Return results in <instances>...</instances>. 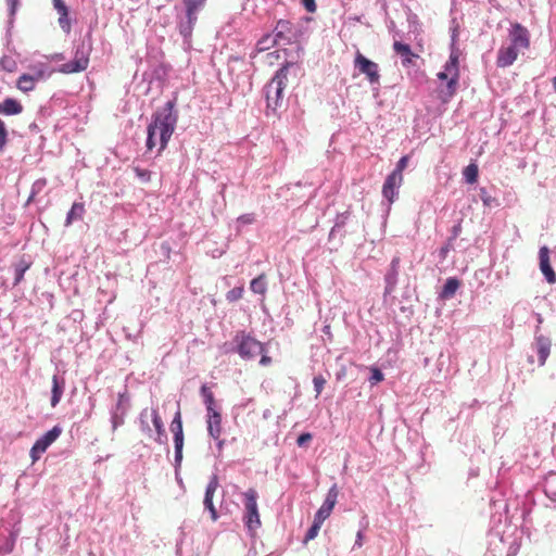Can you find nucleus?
I'll return each instance as SVG.
<instances>
[{"instance_id":"nucleus-1","label":"nucleus","mask_w":556,"mask_h":556,"mask_svg":"<svg viewBox=\"0 0 556 556\" xmlns=\"http://www.w3.org/2000/svg\"><path fill=\"white\" fill-rule=\"evenodd\" d=\"M174 103L168 101L165 106L155 112L152 122L148 126L147 150L152 151L159 144V152H162L174 130L177 123V116L173 113Z\"/></svg>"},{"instance_id":"nucleus-2","label":"nucleus","mask_w":556,"mask_h":556,"mask_svg":"<svg viewBox=\"0 0 556 556\" xmlns=\"http://www.w3.org/2000/svg\"><path fill=\"white\" fill-rule=\"evenodd\" d=\"M460 50L454 45L452 46L451 54L444 65V70L437 74L438 79L446 81L444 87L439 89V98L442 102H448L456 93L459 80V58Z\"/></svg>"},{"instance_id":"nucleus-3","label":"nucleus","mask_w":556,"mask_h":556,"mask_svg":"<svg viewBox=\"0 0 556 556\" xmlns=\"http://www.w3.org/2000/svg\"><path fill=\"white\" fill-rule=\"evenodd\" d=\"M291 67H294V65L287 64L282 66L271 78V80L265 86L267 115H269V112L276 114L277 110L281 106L282 93L286 87L287 75Z\"/></svg>"},{"instance_id":"nucleus-4","label":"nucleus","mask_w":556,"mask_h":556,"mask_svg":"<svg viewBox=\"0 0 556 556\" xmlns=\"http://www.w3.org/2000/svg\"><path fill=\"white\" fill-rule=\"evenodd\" d=\"M91 47L84 41L75 46L73 60L62 64L56 71L62 74H76L86 71L89 66Z\"/></svg>"},{"instance_id":"nucleus-5","label":"nucleus","mask_w":556,"mask_h":556,"mask_svg":"<svg viewBox=\"0 0 556 556\" xmlns=\"http://www.w3.org/2000/svg\"><path fill=\"white\" fill-rule=\"evenodd\" d=\"M245 506V526L250 531H254L261 526V518L257 508V493L254 489H249L244 494Z\"/></svg>"},{"instance_id":"nucleus-6","label":"nucleus","mask_w":556,"mask_h":556,"mask_svg":"<svg viewBox=\"0 0 556 556\" xmlns=\"http://www.w3.org/2000/svg\"><path fill=\"white\" fill-rule=\"evenodd\" d=\"M236 342L238 343V353L244 359H251L265 353L264 344L248 334H237Z\"/></svg>"},{"instance_id":"nucleus-7","label":"nucleus","mask_w":556,"mask_h":556,"mask_svg":"<svg viewBox=\"0 0 556 556\" xmlns=\"http://www.w3.org/2000/svg\"><path fill=\"white\" fill-rule=\"evenodd\" d=\"M354 66L364 74L370 84H378L380 80L378 64L367 59L359 51L355 55Z\"/></svg>"},{"instance_id":"nucleus-8","label":"nucleus","mask_w":556,"mask_h":556,"mask_svg":"<svg viewBox=\"0 0 556 556\" xmlns=\"http://www.w3.org/2000/svg\"><path fill=\"white\" fill-rule=\"evenodd\" d=\"M509 45L518 49L519 51L527 50L530 47V36L526 27L519 23L511 25L509 30Z\"/></svg>"},{"instance_id":"nucleus-9","label":"nucleus","mask_w":556,"mask_h":556,"mask_svg":"<svg viewBox=\"0 0 556 556\" xmlns=\"http://www.w3.org/2000/svg\"><path fill=\"white\" fill-rule=\"evenodd\" d=\"M186 7V15L188 18V25L180 26V33L184 36H189L192 31V27L197 22V12L201 7L204 5L206 0H182Z\"/></svg>"},{"instance_id":"nucleus-10","label":"nucleus","mask_w":556,"mask_h":556,"mask_svg":"<svg viewBox=\"0 0 556 556\" xmlns=\"http://www.w3.org/2000/svg\"><path fill=\"white\" fill-rule=\"evenodd\" d=\"M34 74H23L18 77L16 87L23 91L28 92L35 89L36 83L46 77V68L43 66L34 67Z\"/></svg>"},{"instance_id":"nucleus-11","label":"nucleus","mask_w":556,"mask_h":556,"mask_svg":"<svg viewBox=\"0 0 556 556\" xmlns=\"http://www.w3.org/2000/svg\"><path fill=\"white\" fill-rule=\"evenodd\" d=\"M339 495V490L337 485H332L326 496L325 502L320 506V508L317 510L315 515V520L318 522H323L330 516L333 507L336 506L337 500Z\"/></svg>"},{"instance_id":"nucleus-12","label":"nucleus","mask_w":556,"mask_h":556,"mask_svg":"<svg viewBox=\"0 0 556 556\" xmlns=\"http://www.w3.org/2000/svg\"><path fill=\"white\" fill-rule=\"evenodd\" d=\"M218 486H219L218 477L216 475H213L207 483V486L205 490V496H204V501H203V504H204L205 508L208 509L213 521L217 520V518H218L217 511L213 504V497H214Z\"/></svg>"},{"instance_id":"nucleus-13","label":"nucleus","mask_w":556,"mask_h":556,"mask_svg":"<svg viewBox=\"0 0 556 556\" xmlns=\"http://www.w3.org/2000/svg\"><path fill=\"white\" fill-rule=\"evenodd\" d=\"M404 180L403 176H397L393 173L389 174L382 186V194L390 202L393 203L396 195L397 189L402 186Z\"/></svg>"},{"instance_id":"nucleus-14","label":"nucleus","mask_w":556,"mask_h":556,"mask_svg":"<svg viewBox=\"0 0 556 556\" xmlns=\"http://www.w3.org/2000/svg\"><path fill=\"white\" fill-rule=\"evenodd\" d=\"M540 269L548 283L556 282V274L553 270L549 262V250L547 247H542L539 251Z\"/></svg>"},{"instance_id":"nucleus-15","label":"nucleus","mask_w":556,"mask_h":556,"mask_svg":"<svg viewBox=\"0 0 556 556\" xmlns=\"http://www.w3.org/2000/svg\"><path fill=\"white\" fill-rule=\"evenodd\" d=\"M519 50L508 45L507 47H501L497 52L496 64L498 67H507L511 65L518 58Z\"/></svg>"},{"instance_id":"nucleus-16","label":"nucleus","mask_w":556,"mask_h":556,"mask_svg":"<svg viewBox=\"0 0 556 556\" xmlns=\"http://www.w3.org/2000/svg\"><path fill=\"white\" fill-rule=\"evenodd\" d=\"M61 432L62 429L59 426H54L34 443L36 444V450L45 453L47 448L61 435Z\"/></svg>"},{"instance_id":"nucleus-17","label":"nucleus","mask_w":556,"mask_h":556,"mask_svg":"<svg viewBox=\"0 0 556 556\" xmlns=\"http://www.w3.org/2000/svg\"><path fill=\"white\" fill-rule=\"evenodd\" d=\"M207 431L215 440L222 434V415L216 409L207 413Z\"/></svg>"},{"instance_id":"nucleus-18","label":"nucleus","mask_w":556,"mask_h":556,"mask_svg":"<svg viewBox=\"0 0 556 556\" xmlns=\"http://www.w3.org/2000/svg\"><path fill=\"white\" fill-rule=\"evenodd\" d=\"M393 49L399 55H401L403 66H408L413 64L414 59L418 58V55L412 51L410 47L407 43L394 41Z\"/></svg>"},{"instance_id":"nucleus-19","label":"nucleus","mask_w":556,"mask_h":556,"mask_svg":"<svg viewBox=\"0 0 556 556\" xmlns=\"http://www.w3.org/2000/svg\"><path fill=\"white\" fill-rule=\"evenodd\" d=\"M551 340L544 336H538L535 338V346L539 354V362L541 365H544L549 352H551Z\"/></svg>"},{"instance_id":"nucleus-20","label":"nucleus","mask_w":556,"mask_h":556,"mask_svg":"<svg viewBox=\"0 0 556 556\" xmlns=\"http://www.w3.org/2000/svg\"><path fill=\"white\" fill-rule=\"evenodd\" d=\"M23 112V105L13 98H7L0 102V113L4 115H17Z\"/></svg>"},{"instance_id":"nucleus-21","label":"nucleus","mask_w":556,"mask_h":556,"mask_svg":"<svg viewBox=\"0 0 556 556\" xmlns=\"http://www.w3.org/2000/svg\"><path fill=\"white\" fill-rule=\"evenodd\" d=\"M65 382L64 379H60L56 375L52 377V390H51V406L55 407L64 392Z\"/></svg>"},{"instance_id":"nucleus-22","label":"nucleus","mask_w":556,"mask_h":556,"mask_svg":"<svg viewBox=\"0 0 556 556\" xmlns=\"http://www.w3.org/2000/svg\"><path fill=\"white\" fill-rule=\"evenodd\" d=\"M85 205L80 202H75L70 212L67 213L66 219H65V226L72 225L75 220H80L85 214Z\"/></svg>"},{"instance_id":"nucleus-23","label":"nucleus","mask_w":556,"mask_h":556,"mask_svg":"<svg viewBox=\"0 0 556 556\" xmlns=\"http://www.w3.org/2000/svg\"><path fill=\"white\" fill-rule=\"evenodd\" d=\"M291 34V24L288 21L280 20L278 21L276 27H275V38L278 40H290Z\"/></svg>"},{"instance_id":"nucleus-24","label":"nucleus","mask_w":556,"mask_h":556,"mask_svg":"<svg viewBox=\"0 0 556 556\" xmlns=\"http://www.w3.org/2000/svg\"><path fill=\"white\" fill-rule=\"evenodd\" d=\"M250 289L254 293L265 294L267 290L266 276L261 274L258 277L254 278L250 283Z\"/></svg>"},{"instance_id":"nucleus-25","label":"nucleus","mask_w":556,"mask_h":556,"mask_svg":"<svg viewBox=\"0 0 556 556\" xmlns=\"http://www.w3.org/2000/svg\"><path fill=\"white\" fill-rule=\"evenodd\" d=\"M53 5L60 15L59 22H60L61 26L64 27V24H66L68 26V20H67L68 10H67V7L64 3V1L63 0H53Z\"/></svg>"},{"instance_id":"nucleus-26","label":"nucleus","mask_w":556,"mask_h":556,"mask_svg":"<svg viewBox=\"0 0 556 556\" xmlns=\"http://www.w3.org/2000/svg\"><path fill=\"white\" fill-rule=\"evenodd\" d=\"M201 394L204 399V404L206 406L207 413H211L214 409H216L214 394L207 386L204 384L201 387Z\"/></svg>"},{"instance_id":"nucleus-27","label":"nucleus","mask_w":556,"mask_h":556,"mask_svg":"<svg viewBox=\"0 0 556 556\" xmlns=\"http://www.w3.org/2000/svg\"><path fill=\"white\" fill-rule=\"evenodd\" d=\"M276 43L277 39L274 36L267 34L257 41L256 49L257 51H266L269 50Z\"/></svg>"},{"instance_id":"nucleus-28","label":"nucleus","mask_w":556,"mask_h":556,"mask_svg":"<svg viewBox=\"0 0 556 556\" xmlns=\"http://www.w3.org/2000/svg\"><path fill=\"white\" fill-rule=\"evenodd\" d=\"M30 267V263L25 260H21L15 266V280L14 285H18L23 278L25 271Z\"/></svg>"},{"instance_id":"nucleus-29","label":"nucleus","mask_w":556,"mask_h":556,"mask_svg":"<svg viewBox=\"0 0 556 556\" xmlns=\"http://www.w3.org/2000/svg\"><path fill=\"white\" fill-rule=\"evenodd\" d=\"M464 177L467 182L475 184L478 179V166L476 164H469L464 169Z\"/></svg>"},{"instance_id":"nucleus-30","label":"nucleus","mask_w":556,"mask_h":556,"mask_svg":"<svg viewBox=\"0 0 556 556\" xmlns=\"http://www.w3.org/2000/svg\"><path fill=\"white\" fill-rule=\"evenodd\" d=\"M175 458L177 462L182 458L184 433L174 434Z\"/></svg>"},{"instance_id":"nucleus-31","label":"nucleus","mask_w":556,"mask_h":556,"mask_svg":"<svg viewBox=\"0 0 556 556\" xmlns=\"http://www.w3.org/2000/svg\"><path fill=\"white\" fill-rule=\"evenodd\" d=\"M458 287H459L458 280L455 278H450L446 280V282L444 285L443 294L445 296L453 295L456 292V290L458 289Z\"/></svg>"},{"instance_id":"nucleus-32","label":"nucleus","mask_w":556,"mask_h":556,"mask_svg":"<svg viewBox=\"0 0 556 556\" xmlns=\"http://www.w3.org/2000/svg\"><path fill=\"white\" fill-rule=\"evenodd\" d=\"M480 199L483 202L484 206L492 207L497 205V200L492 197L485 188L480 189Z\"/></svg>"},{"instance_id":"nucleus-33","label":"nucleus","mask_w":556,"mask_h":556,"mask_svg":"<svg viewBox=\"0 0 556 556\" xmlns=\"http://www.w3.org/2000/svg\"><path fill=\"white\" fill-rule=\"evenodd\" d=\"M152 422H153V425L155 427V430H156L157 434L159 435H164L165 434V430H164L163 421H162V418L159 415L156 409L152 410Z\"/></svg>"},{"instance_id":"nucleus-34","label":"nucleus","mask_w":556,"mask_h":556,"mask_svg":"<svg viewBox=\"0 0 556 556\" xmlns=\"http://www.w3.org/2000/svg\"><path fill=\"white\" fill-rule=\"evenodd\" d=\"M170 430L174 434L184 433L182 431V421H181V413L178 410L175 414V417L170 425Z\"/></svg>"},{"instance_id":"nucleus-35","label":"nucleus","mask_w":556,"mask_h":556,"mask_svg":"<svg viewBox=\"0 0 556 556\" xmlns=\"http://www.w3.org/2000/svg\"><path fill=\"white\" fill-rule=\"evenodd\" d=\"M323 522H318L317 520L314 519V522L312 525V527L308 529L306 535H305V539H304V542H308L313 539H315L320 530V527H321Z\"/></svg>"},{"instance_id":"nucleus-36","label":"nucleus","mask_w":556,"mask_h":556,"mask_svg":"<svg viewBox=\"0 0 556 556\" xmlns=\"http://www.w3.org/2000/svg\"><path fill=\"white\" fill-rule=\"evenodd\" d=\"M134 172L141 182L148 184L151 181L152 174L150 170L136 166L134 167Z\"/></svg>"},{"instance_id":"nucleus-37","label":"nucleus","mask_w":556,"mask_h":556,"mask_svg":"<svg viewBox=\"0 0 556 556\" xmlns=\"http://www.w3.org/2000/svg\"><path fill=\"white\" fill-rule=\"evenodd\" d=\"M408 161H409V157L408 155H404L402 156L399 162L396 163V166L395 168L393 169V174L397 175V176H403V172L405 170V168L407 167L408 165Z\"/></svg>"},{"instance_id":"nucleus-38","label":"nucleus","mask_w":556,"mask_h":556,"mask_svg":"<svg viewBox=\"0 0 556 556\" xmlns=\"http://www.w3.org/2000/svg\"><path fill=\"white\" fill-rule=\"evenodd\" d=\"M243 287H236L231 290H229L226 294V299L229 301V302H235V301H238L242 298L243 295Z\"/></svg>"},{"instance_id":"nucleus-39","label":"nucleus","mask_w":556,"mask_h":556,"mask_svg":"<svg viewBox=\"0 0 556 556\" xmlns=\"http://www.w3.org/2000/svg\"><path fill=\"white\" fill-rule=\"evenodd\" d=\"M370 372H371V376L369 378V381L372 386L377 384L383 380V374L381 372V370L379 368L374 367L370 369Z\"/></svg>"},{"instance_id":"nucleus-40","label":"nucleus","mask_w":556,"mask_h":556,"mask_svg":"<svg viewBox=\"0 0 556 556\" xmlns=\"http://www.w3.org/2000/svg\"><path fill=\"white\" fill-rule=\"evenodd\" d=\"M314 388L316 391V397L323 392L326 384V379L323 376H316L313 379Z\"/></svg>"},{"instance_id":"nucleus-41","label":"nucleus","mask_w":556,"mask_h":556,"mask_svg":"<svg viewBox=\"0 0 556 556\" xmlns=\"http://www.w3.org/2000/svg\"><path fill=\"white\" fill-rule=\"evenodd\" d=\"M7 140H8V130L5 128L3 121L0 119V151H2L3 148L5 147Z\"/></svg>"},{"instance_id":"nucleus-42","label":"nucleus","mask_w":556,"mask_h":556,"mask_svg":"<svg viewBox=\"0 0 556 556\" xmlns=\"http://www.w3.org/2000/svg\"><path fill=\"white\" fill-rule=\"evenodd\" d=\"M311 440H312V434L308 432H305V433H302L301 435H299L296 443L299 446H303L306 443H308Z\"/></svg>"},{"instance_id":"nucleus-43","label":"nucleus","mask_w":556,"mask_h":556,"mask_svg":"<svg viewBox=\"0 0 556 556\" xmlns=\"http://www.w3.org/2000/svg\"><path fill=\"white\" fill-rule=\"evenodd\" d=\"M302 4L306 9L307 12H315L316 11V3L315 0H301Z\"/></svg>"},{"instance_id":"nucleus-44","label":"nucleus","mask_w":556,"mask_h":556,"mask_svg":"<svg viewBox=\"0 0 556 556\" xmlns=\"http://www.w3.org/2000/svg\"><path fill=\"white\" fill-rule=\"evenodd\" d=\"M255 218L253 214H243L238 218V222L242 224H252Z\"/></svg>"},{"instance_id":"nucleus-45","label":"nucleus","mask_w":556,"mask_h":556,"mask_svg":"<svg viewBox=\"0 0 556 556\" xmlns=\"http://www.w3.org/2000/svg\"><path fill=\"white\" fill-rule=\"evenodd\" d=\"M42 453H43L42 451H37L36 444H34L30 450V457H31L33 463L37 462Z\"/></svg>"},{"instance_id":"nucleus-46","label":"nucleus","mask_w":556,"mask_h":556,"mask_svg":"<svg viewBox=\"0 0 556 556\" xmlns=\"http://www.w3.org/2000/svg\"><path fill=\"white\" fill-rule=\"evenodd\" d=\"M18 2L20 0H7V3L10 8V12L11 14H14L16 9H17V5H18Z\"/></svg>"},{"instance_id":"nucleus-47","label":"nucleus","mask_w":556,"mask_h":556,"mask_svg":"<svg viewBox=\"0 0 556 556\" xmlns=\"http://www.w3.org/2000/svg\"><path fill=\"white\" fill-rule=\"evenodd\" d=\"M261 355H262V357H261L260 364L262 366H267L271 363V358L269 356L265 355L264 353H262Z\"/></svg>"},{"instance_id":"nucleus-48","label":"nucleus","mask_w":556,"mask_h":556,"mask_svg":"<svg viewBox=\"0 0 556 556\" xmlns=\"http://www.w3.org/2000/svg\"><path fill=\"white\" fill-rule=\"evenodd\" d=\"M355 545L357 547H361L363 545V533H362V531H358L357 534H356Z\"/></svg>"},{"instance_id":"nucleus-49","label":"nucleus","mask_w":556,"mask_h":556,"mask_svg":"<svg viewBox=\"0 0 556 556\" xmlns=\"http://www.w3.org/2000/svg\"><path fill=\"white\" fill-rule=\"evenodd\" d=\"M399 264H400V258H399V257H395V258H393V260H392V262H391V267H392V269H393L394 271L396 270V268H397Z\"/></svg>"},{"instance_id":"nucleus-50","label":"nucleus","mask_w":556,"mask_h":556,"mask_svg":"<svg viewBox=\"0 0 556 556\" xmlns=\"http://www.w3.org/2000/svg\"><path fill=\"white\" fill-rule=\"evenodd\" d=\"M52 60H54V61H62V60H64V56H63V54L58 53V54H54L52 56Z\"/></svg>"},{"instance_id":"nucleus-51","label":"nucleus","mask_w":556,"mask_h":556,"mask_svg":"<svg viewBox=\"0 0 556 556\" xmlns=\"http://www.w3.org/2000/svg\"><path fill=\"white\" fill-rule=\"evenodd\" d=\"M447 252H448V248H447V247L442 248V249H441V251H440L441 256H442V257H445V255L447 254Z\"/></svg>"},{"instance_id":"nucleus-52","label":"nucleus","mask_w":556,"mask_h":556,"mask_svg":"<svg viewBox=\"0 0 556 556\" xmlns=\"http://www.w3.org/2000/svg\"><path fill=\"white\" fill-rule=\"evenodd\" d=\"M223 445H224V441L223 440H218L217 447H218L219 451H222Z\"/></svg>"}]
</instances>
